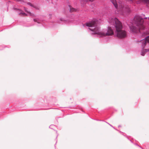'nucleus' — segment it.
Returning a JSON list of instances; mask_svg holds the SVG:
<instances>
[{
	"label": "nucleus",
	"instance_id": "1",
	"mask_svg": "<svg viewBox=\"0 0 149 149\" xmlns=\"http://www.w3.org/2000/svg\"><path fill=\"white\" fill-rule=\"evenodd\" d=\"M135 24L136 26H132L130 27L131 31L134 33L140 32L141 30L144 29L143 20L139 16L135 17L134 18Z\"/></svg>",
	"mask_w": 149,
	"mask_h": 149
},
{
	"label": "nucleus",
	"instance_id": "2",
	"mask_svg": "<svg viewBox=\"0 0 149 149\" xmlns=\"http://www.w3.org/2000/svg\"><path fill=\"white\" fill-rule=\"evenodd\" d=\"M116 28L117 36L120 38H124L127 36V33L124 30H122V25L121 23L120 24L117 25Z\"/></svg>",
	"mask_w": 149,
	"mask_h": 149
},
{
	"label": "nucleus",
	"instance_id": "3",
	"mask_svg": "<svg viewBox=\"0 0 149 149\" xmlns=\"http://www.w3.org/2000/svg\"><path fill=\"white\" fill-rule=\"evenodd\" d=\"M100 35V37H105L107 36H111L113 34L114 32L110 27H108L107 29V31L106 32L102 31L99 33H97Z\"/></svg>",
	"mask_w": 149,
	"mask_h": 149
},
{
	"label": "nucleus",
	"instance_id": "4",
	"mask_svg": "<svg viewBox=\"0 0 149 149\" xmlns=\"http://www.w3.org/2000/svg\"><path fill=\"white\" fill-rule=\"evenodd\" d=\"M109 22L111 24H115V28L117 25L120 24L121 23L118 20V19L115 17H111L109 18Z\"/></svg>",
	"mask_w": 149,
	"mask_h": 149
},
{
	"label": "nucleus",
	"instance_id": "5",
	"mask_svg": "<svg viewBox=\"0 0 149 149\" xmlns=\"http://www.w3.org/2000/svg\"><path fill=\"white\" fill-rule=\"evenodd\" d=\"M120 8L122 9L123 12L127 13H129L130 10L129 6H124L123 4H122L119 6Z\"/></svg>",
	"mask_w": 149,
	"mask_h": 149
},
{
	"label": "nucleus",
	"instance_id": "6",
	"mask_svg": "<svg viewBox=\"0 0 149 149\" xmlns=\"http://www.w3.org/2000/svg\"><path fill=\"white\" fill-rule=\"evenodd\" d=\"M97 22L95 21H92L86 24V25L89 27H95L96 26Z\"/></svg>",
	"mask_w": 149,
	"mask_h": 149
},
{
	"label": "nucleus",
	"instance_id": "7",
	"mask_svg": "<svg viewBox=\"0 0 149 149\" xmlns=\"http://www.w3.org/2000/svg\"><path fill=\"white\" fill-rule=\"evenodd\" d=\"M89 29L92 31H94L95 32V34H97L99 36L100 35L97 33L100 32H101L99 31V28L98 27H95L94 29Z\"/></svg>",
	"mask_w": 149,
	"mask_h": 149
},
{
	"label": "nucleus",
	"instance_id": "8",
	"mask_svg": "<svg viewBox=\"0 0 149 149\" xmlns=\"http://www.w3.org/2000/svg\"><path fill=\"white\" fill-rule=\"evenodd\" d=\"M14 9L16 10L17 11H18V13H19V15H20L24 16H26L27 15L26 13L22 12V11L21 10L17 8H14Z\"/></svg>",
	"mask_w": 149,
	"mask_h": 149
},
{
	"label": "nucleus",
	"instance_id": "9",
	"mask_svg": "<svg viewBox=\"0 0 149 149\" xmlns=\"http://www.w3.org/2000/svg\"><path fill=\"white\" fill-rule=\"evenodd\" d=\"M110 1L113 4L115 7L116 8H117L118 6L116 0H110Z\"/></svg>",
	"mask_w": 149,
	"mask_h": 149
},
{
	"label": "nucleus",
	"instance_id": "10",
	"mask_svg": "<svg viewBox=\"0 0 149 149\" xmlns=\"http://www.w3.org/2000/svg\"><path fill=\"white\" fill-rule=\"evenodd\" d=\"M149 42V36L146 37L144 40H143V42H144L145 45H146L147 42Z\"/></svg>",
	"mask_w": 149,
	"mask_h": 149
},
{
	"label": "nucleus",
	"instance_id": "11",
	"mask_svg": "<svg viewBox=\"0 0 149 149\" xmlns=\"http://www.w3.org/2000/svg\"><path fill=\"white\" fill-rule=\"evenodd\" d=\"M70 12H73L76 11V10L73 8L71 7L70 6Z\"/></svg>",
	"mask_w": 149,
	"mask_h": 149
},
{
	"label": "nucleus",
	"instance_id": "12",
	"mask_svg": "<svg viewBox=\"0 0 149 149\" xmlns=\"http://www.w3.org/2000/svg\"><path fill=\"white\" fill-rule=\"evenodd\" d=\"M33 20L35 22H37L38 24L40 23V21L37 19H34Z\"/></svg>",
	"mask_w": 149,
	"mask_h": 149
},
{
	"label": "nucleus",
	"instance_id": "13",
	"mask_svg": "<svg viewBox=\"0 0 149 149\" xmlns=\"http://www.w3.org/2000/svg\"><path fill=\"white\" fill-rule=\"evenodd\" d=\"M24 10H25V11L28 13L29 14V15H30V16H32V14L30 12H29V11H27V10H26V9H25V8H24Z\"/></svg>",
	"mask_w": 149,
	"mask_h": 149
},
{
	"label": "nucleus",
	"instance_id": "14",
	"mask_svg": "<svg viewBox=\"0 0 149 149\" xmlns=\"http://www.w3.org/2000/svg\"><path fill=\"white\" fill-rule=\"evenodd\" d=\"M27 4L28 5H29L31 6L34 7V6L33 4H32L31 3H30L28 2L27 3Z\"/></svg>",
	"mask_w": 149,
	"mask_h": 149
},
{
	"label": "nucleus",
	"instance_id": "15",
	"mask_svg": "<svg viewBox=\"0 0 149 149\" xmlns=\"http://www.w3.org/2000/svg\"><path fill=\"white\" fill-rule=\"evenodd\" d=\"M142 54V56H144V54L142 53V54Z\"/></svg>",
	"mask_w": 149,
	"mask_h": 149
}]
</instances>
